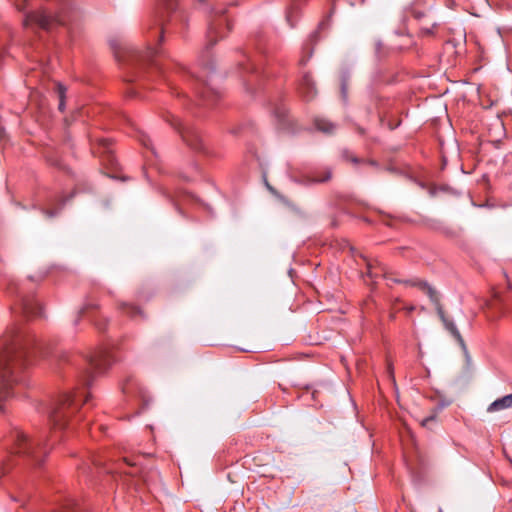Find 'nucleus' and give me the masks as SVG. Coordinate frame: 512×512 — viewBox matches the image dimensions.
Segmentation results:
<instances>
[{
    "mask_svg": "<svg viewBox=\"0 0 512 512\" xmlns=\"http://www.w3.org/2000/svg\"><path fill=\"white\" fill-rule=\"evenodd\" d=\"M34 337L11 331L0 339V401L15 394V387L22 381V372L29 363ZM0 405V411H2Z\"/></svg>",
    "mask_w": 512,
    "mask_h": 512,
    "instance_id": "nucleus-1",
    "label": "nucleus"
},
{
    "mask_svg": "<svg viewBox=\"0 0 512 512\" xmlns=\"http://www.w3.org/2000/svg\"><path fill=\"white\" fill-rule=\"evenodd\" d=\"M367 268H368V274L370 277H376L377 274H373L372 272V265L370 263H367Z\"/></svg>",
    "mask_w": 512,
    "mask_h": 512,
    "instance_id": "nucleus-21",
    "label": "nucleus"
},
{
    "mask_svg": "<svg viewBox=\"0 0 512 512\" xmlns=\"http://www.w3.org/2000/svg\"><path fill=\"white\" fill-rule=\"evenodd\" d=\"M163 12L161 15V26H163L165 20V15L167 14V17L169 18L167 21L172 20L174 17H176V9H177V2L176 0H163Z\"/></svg>",
    "mask_w": 512,
    "mask_h": 512,
    "instance_id": "nucleus-13",
    "label": "nucleus"
},
{
    "mask_svg": "<svg viewBox=\"0 0 512 512\" xmlns=\"http://www.w3.org/2000/svg\"><path fill=\"white\" fill-rule=\"evenodd\" d=\"M434 419H435L434 416L427 417V418L422 420L421 425L423 427H426L428 425V423L431 422V421H434Z\"/></svg>",
    "mask_w": 512,
    "mask_h": 512,
    "instance_id": "nucleus-20",
    "label": "nucleus"
},
{
    "mask_svg": "<svg viewBox=\"0 0 512 512\" xmlns=\"http://www.w3.org/2000/svg\"><path fill=\"white\" fill-rule=\"evenodd\" d=\"M121 308H122L126 313H128L129 315H131V316H134V315H136V314L140 313V310H139L137 307L132 306V305H129V304H123V305L121 306Z\"/></svg>",
    "mask_w": 512,
    "mask_h": 512,
    "instance_id": "nucleus-17",
    "label": "nucleus"
},
{
    "mask_svg": "<svg viewBox=\"0 0 512 512\" xmlns=\"http://www.w3.org/2000/svg\"><path fill=\"white\" fill-rule=\"evenodd\" d=\"M171 125L178 130V132L181 134L182 139L193 149L195 150H203L204 144L201 136L197 131H195L192 128H186L183 127L181 122L173 118L171 120Z\"/></svg>",
    "mask_w": 512,
    "mask_h": 512,
    "instance_id": "nucleus-7",
    "label": "nucleus"
},
{
    "mask_svg": "<svg viewBox=\"0 0 512 512\" xmlns=\"http://www.w3.org/2000/svg\"><path fill=\"white\" fill-rule=\"evenodd\" d=\"M209 93H210V89L207 88L205 91L202 92V96L207 97L209 95Z\"/></svg>",
    "mask_w": 512,
    "mask_h": 512,
    "instance_id": "nucleus-26",
    "label": "nucleus"
},
{
    "mask_svg": "<svg viewBox=\"0 0 512 512\" xmlns=\"http://www.w3.org/2000/svg\"><path fill=\"white\" fill-rule=\"evenodd\" d=\"M509 408H512V393L496 399L488 406L487 411L497 412Z\"/></svg>",
    "mask_w": 512,
    "mask_h": 512,
    "instance_id": "nucleus-12",
    "label": "nucleus"
},
{
    "mask_svg": "<svg viewBox=\"0 0 512 512\" xmlns=\"http://www.w3.org/2000/svg\"><path fill=\"white\" fill-rule=\"evenodd\" d=\"M56 90L59 97V105L58 108L60 111H63L65 108V98H66V87L61 83L56 84Z\"/></svg>",
    "mask_w": 512,
    "mask_h": 512,
    "instance_id": "nucleus-16",
    "label": "nucleus"
},
{
    "mask_svg": "<svg viewBox=\"0 0 512 512\" xmlns=\"http://www.w3.org/2000/svg\"><path fill=\"white\" fill-rule=\"evenodd\" d=\"M98 306L97 304H86L80 311L79 314H85L89 309H96Z\"/></svg>",
    "mask_w": 512,
    "mask_h": 512,
    "instance_id": "nucleus-19",
    "label": "nucleus"
},
{
    "mask_svg": "<svg viewBox=\"0 0 512 512\" xmlns=\"http://www.w3.org/2000/svg\"><path fill=\"white\" fill-rule=\"evenodd\" d=\"M89 394L73 392L63 394L52 406L49 412L51 422L55 427L63 428L67 425L69 417L74 414L82 403H87Z\"/></svg>",
    "mask_w": 512,
    "mask_h": 512,
    "instance_id": "nucleus-2",
    "label": "nucleus"
},
{
    "mask_svg": "<svg viewBox=\"0 0 512 512\" xmlns=\"http://www.w3.org/2000/svg\"><path fill=\"white\" fill-rule=\"evenodd\" d=\"M315 127L317 130L327 134L333 133L336 129L335 124L323 118L315 119Z\"/></svg>",
    "mask_w": 512,
    "mask_h": 512,
    "instance_id": "nucleus-15",
    "label": "nucleus"
},
{
    "mask_svg": "<svg viewBox=\"0 0 512 512\" xmlns=\"http://www.w3.org/2000/svg\"><path fill=\"white\" fill-rule=\"evenodd\" d=\"M299 91L306 100H311L316 95L315 83L310 74L305 73L302 76Z\"/></svg>",
    "mask_w": 512,
    "mask_h": 512,
    "instance_id": "nucleus-11",
    "label": "nucleus"
},
{
    "mask_svg": "<svg viewBox=\"0 0 512 512\" xmlns=\"http://www.w3.org/2000/svg\"><path fill=\"white\" fill-rule=\"evenodd\" d=\"M67 10L68 6L66 4H63L61 9L55 13L41 9L27 14L23 24L26 27L36 25L41 29L49 31L56 26L64 25L66 23L65 13Z\"/></svg>",
    "mask_w": 512,
    "mask_h": 512,
    "instance_id": "nucleus-5",
    "label": "nucleus"
},
{
    "mask_svg": "<svg viewBox=\"0 0 512 512\" xmlns=\"http://www.w3.org/2000/svg\"><path fill=\"white\" fill-rule=\"evenodd\" d=\"M17 309L26 317L41 316V306L39 302L30 296L23 297Z\"/></svg>",
    "mask_w": 512,
    "mask_h": 512,
    "instance_id": "nucleus-8",
    "label": "nucleus"
},
{
    "mask_svg": "<svg viewBox=\"0 0 512 512\" xmlns=\"http://www.w3.org/2000/svg\"><path fill=\"white\" fill-rule=\"evenodd\" d=\"M292 9L293 8H290L289 11L287 12V20L290 22V19H291V16H292Z\"/></svg>",
    "mask_w": 512,
    "mask_h": 512,
    "instance_id": "nucleus-25",
    "label": "nucleus"
},
{
    "mask_svg": "<svg viewBox=\"0 0 512 512\" xmlns=\"http://www.w3.org/2000/svg\"><path fill=\"white\" fill-rule=\"evenodd\" d=\"M141 477L145 483H148L150 481L145 475H142Z\"/></svg>",
    "mask_w": 512,
    "mask_h": 512,
    "instance_id": "nucleus-27",
    "label": "nucleus"
},
{
    "mask_svg": "<svg viewBox=\"0 0 512 512\" xmlns=\"http://www.w3.org/2000/svg\"><path fill=\"white\" fill-rule=\"evenodd\" d=\"M224 25L228 29H230L228 20L223 17H219L214 22L210 23L208 33H207L209 46L215 45L218 38H222L224 36L222 34V32H220V30L223 28Z\"/></svg>",
    "mask_w": 512,
    "mask_h": 512,
    "instance_id": "nucleus-10",
    "label": "nucleus"
},
{
    "mask_svg": "<svg viewBox=\"0 0 512 512\" xmlns=\"http://www.w3.org/2000/svg\"><path fill=\"white\" fill-rule=\"evenodd\" d=\"M435 24L433 23L430 27L423 26L421 27V32L425 35H432L434 30Z\"/></svg>",
    "mask_w": 512,
    "mask_h": 512,
    "instance_id": "nucleus-18",
    "label": "nucleus"
},
{
    "mask_svg": "<svg viewBox=\"0 0 512 512\" xmlns=\"http://www.w3.org/2000/svg\"><path fill=\"white\" fill-rule=\"evenodd\" d=\"M332 178V171L328 168L316 171L312 174L303 175L299 178L298 183L303 185L320 184L329 181Z\"/></svg>",
    "mask_w": 512,
    "mask_h": 512,
    "instance_id": "nucleus-9",
    "label": "nucleus"
},
{
    "mask_svg": "<svg viewBox=\"0 0 512 512\" xmlns=\"http://www.w3.org/2000/svg\"><path fill=\"white\" fill-rule=\"evenodd\" d=\"M140 141H141V143H142L144 146H146V147H148V146H149V145H148L149 139H148L147 137L143 136V137L140 139Z\"/></svg>",
    "mask_w": 512,
    "mask_h": 512,
    "instance_id": "nucleus-22",
    "label": "nucleus"
},
{
    "mask_svg": "<svg viewBox=\"0 0 512 512\" xmlns=\"http://www.w3.org/2000/svg\"><path fill=\"white\" fill-rule=\"evenodd\" d=\"M156 53L157 52L154 49H149L145 54H137L135 56V61H137V62L150 61L152 66H154L159 72H162L163 71L162 66L158 62L153 60Z\"/></svg>",
    "mask_w": 512,
    "mask_h": 512,
    "instance_id": "nucleus-14",
    "label": "nucleus"
},
{
    "mask_svg": "<svg viewBox=\"0 0 512 512\" xmlns=\"http://www.w3.org/2000/svg\"><path fill=\"white\" fill-rule=\"evenodd\" d=\"M16 5H17V8H18L19 10H21V9H22V7H21L18 3H17Z\"/></svg>",
    "mask_w": 512,
    "mask_h": 512,
    "instance_id": "nucleus-29",
    "label": "nucleus"
},
{
    "mask_svg": "<svg viewBox=\"0 0 512 512\" xmlns=\"http://www.w3.org/2000/svg\"><path fill=\"white\" fill-rule=\"evenodd\" d=\"M124 461H126L128 465H132L130 462H128L127 458H124Z\"/></svg>",
    "mask_w": 512,
    "mask_h": 512,
    "instance_id": "nucleus-28",
    "label": "nucleus"
},
{
    "mask_svg": "<svg viewBox=\"0 0 512 512\" xmlns=\"http://www.w3.org/2000/svg\"><path fill=\"white\" fill-rule=\"evenodd\" d=\"M45 214L48 216V217H53L55 215V212L52 211V210H45Z\"/></svg>",
    "mask_w": 512,
    "mask_h": 512,
    "instance_id": "nucleus-24",
    "label": "nucleus"
},
{
    "mask_svg": "<svg viewBox=\"0 0 512 512\" xmlns=\"http://www.w3.org/2000/svg\"><path fill=\"white\" fill-rule=\"evenodd\" d=\"M88 368L85 371L84 383L90 385L94 373H102L111 364V357L107 352L100 351L92 355L88 360Z\"/></svg>",
    "mask_w": 512,
    "mask_h": 512,
    "instance_id": "nucleus-6",
    "label": "nucleus"
},
{
    "mask_svg": "<svg viewBox=\"0 0 512 512\" xmlns=\"http://www.w3.org/2000/svg\"><path fill=\"white\" fill-rule=\"evenodd\" d=\"M392 281L395 283H403L405 285L417 287L420 290H422L423 292H425L427 294V296L429 297V299L431 300V302L434 304L437 314H438L440 320L442 321L445 329L457 340V342L463 348L465 347L464 340H463L459 330L457 329L454 322L452 320H450L444 312L443 306L440 302V296H439L438 292L432 286H430L428 284V282L418 279V278H413V279H408V280L392 279Z\"/></svg>",
    "mask_w": 512,
    "mask_h": 512,
    "instance_id": "nucleus-4",
    "label": "nucleus"
},
{
    "mask_svg": "<svg viewBox=\"0 0 512 512\" xmlns=\"http://www.w3.org/2000/svg\"><path fill=\"white\" fill-rule=\"evenodd\" d=\"M8 468H9V464L4 463V462L1 464V469H2L3 473L8 471Z\"/></svg>",
    "mask_w": 512,
    "mask_h": 512,
    "instance_id": "nucleus-23",
    "label": "nucleus"
},
{
    "mask_svg": "<svg viewBox=\"0 0 512 512\" xmlns=\"http://www.w3.org/2000/svg\"><path fill=\"white\" fill-rule=\"evenodd\" d=\"M13 441L11 447V454L19 458L33 462L35 465H40L46 455V450L42 447V441L36 438H30L21 430H15L11 434Z\"/></svg>",
    "mask_w": 512,
    "mask_h": 512,
    "instance_id": "nucleus-3",
    "label": "nucleus"
}]
</instances>
